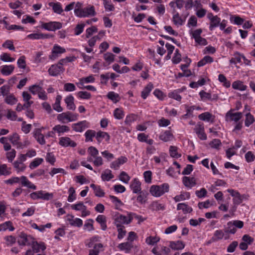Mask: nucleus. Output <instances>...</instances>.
I'll list each match as a JSON object with an SVG mask.
<instances>
[{
	"instance_id": "obj_1",
	"label": "nucleus",
	"mask_w": 255,
	"mask_h": 255,
	"mask_svg": "<svg viewBox=\"0 0 255 255\" xmlns=\"http://www.w3.org/2000/svg\"><path fill=\"white\" fill-rule=\"evenodd\" d=\"M21 181L22 186L27 187L28 188L35 190L36 186L29 181L25 176H22L20 178L18 177H12L11 178L5 180L4 183L7 184L13 185L15 183H18Z\"/></svg>"
},
{
	"instance_id": "obj_2",
	"label": "nucleus",
	"mask_w": 255,
	"mask_h": 255,
	"mask_svg": "<svg viewBox=\"0 0 255 255\" xmlns=\"http://www.w3.org/2000/svg\"><path fill=\"white\" fill-rule=\"evenodd\" d=\"M169 190V185L167 183H164L161 185H153L151 186L149 192L154 197H159L163 195L165 193H167Z\"/></svg>"
},
{
	"instance_id": "obj_3",
	"label": "nucleus",
	"mask_w": 255,
	"mask_h": 255,
	"mask_svg": "<svg viewBox=\"0 0 255 255\" xmlns=\"http://www.w3.org/2000/svg\"><path fill=\"white\" fill-rule=\"evenodd\" d=\"M114 220L116 227H125L124 225H128L131 223V217L129 216L128 212H127V216L118 213L115 215Z\"/></svg>"
},
{
	"instance_id": "obj_4",
	"label": "nucleus",
	"mask_w": 255,
	"mask_h": 255,
	"mask_svg": "<svg viewBox=\"0 0 255 255\" xmlns=\"http://www.w3.org/2000/svg\"><path fill=\"white\" fill-rule=\"evenodd\" d=\"M96 14L95 7L93 5H89L83 8L81 10H76V15L80 17L93 16Z\"/></svg>"
},
{
	"instance_id": "obj_5",
	"label": "nucleus",
	"mask_w": 255,
	"mask_h": 255,
	"mask_svg": "<svg viewBox=\"0 0 255 255\" xmlns=\"http://www.w3.org/2000/svg\"><path fill=\"white\" fill-rule=\"evenodd\" d=\"M34 238L31 236L27 235L25 233H21L18 240V244L20 246H30L33 242Z\"/></svg>"
},
{
	"instance_id": "obj_6",
	"label": "nucleus",
	"mask_w": 255,
	"mask_h": 255,
	"mask_svg": "<svg viewBox=\"0 0 255 255\" xmlns=\"http://www.w3.org/2000/svg\"><path fill=\"white\" fill-rule=\"evenodd\" d=\"M62 27V24L60 22L51 21L47 23H43L41 27L48 31H55L60 29Z\"/></svg>"
},
{
	"instance_id": "obj_7",
	"label": "nucleus",
	"mask_w": 255,
	"mask_h": 255,
	"mask_svg": "<svg viewBox=\"0 0 255 255\" xmlns=\"http://www.w3.org/2000/svg\"><path fill=\"white\" fill-rule=\"evenodd\" d=\"M232 111V110H231L226 113L225 116L226 121L227 122L234 121L237 123L242 118V113L241 112L233 113Z\"/></svg>"
},
{
	"instance_id": "obj_8",
	"label": "nucleus",
	"mask_w": 255,
	"mask_h": 255,
	"mask_svg": "<svg viewBox=\"0 0 255 255\" xmlns=\"http://www.w3.org/2000/svg\"><path fill=\"white\" fill-rule=\"evenodd\" d=\"M89 127V123L84 120L72 125V128L76 132H81Z\"/></svg>"
},
{
	"instance_id": "obj_9",
	"label": "nucleus",
	"mask_w": 255,
	"mask_h": 255,
	"mask_svg": "<svg viewBox=\"0 0 255 255\" xmlns=\"http://www.w3.org/2000/svg\"><path fill=\"white\" fill-rule=\"evenodd\" d=\"M66 51L65 49L57 45H55L52 50V54L49 55V58L52 60H54L58 57V54H60L65 53Z\"/></svg>"
},
{
	"instance_id": "obj_10",
	"label": "nucleus",
	"mask_w": 255,
	"mask_h": 255,
	"mask_svg": "<svg viewBox=\"0 0 255 255\" xmlns=\"http://www.w3.org/2000/svg\"><path fill=\"white\" fill-rule=\"evenodd\" d=\"M42 129H44L43 127L35 129L33 131V136L39 144L43 145L45 144L46 141L44 135L41 133Z\"/></svg>"
},
{
	"instance_id": "obj_11",
	"label": "nucleus",
	"mask_w": 255,
	"mask_h": 255,
	"mask_svg": "<svg viewBox=\"0 0 255 255\" xmlns=\"http://www.w3.org/2000/svg\"><path fill=\"white\" fill-rule=\"evenodd\" d=\"M59 143L64 147L70 146L74 147L76 146L77 143L71 140L69 137H61L59 138Z\"/></svg>"
},
{
	"instance_id": "obj_12",
	"label": "nucleus",
	"mask_w": 255,
	"mask_h": 255,
	"mask_svg": "<svg viewBox=\"0 0 255 255\" xmlns=\"http://www.w3.org/2000/svg\"><path fill=\"white\" fill-rule=\"evenodd\" d=\"M194 130L201 140H206L207 135L204 132V128L203 124L198 123L195 127Z\"/></svg>"
},
{
	"instance_id": "obj_13",
	"label": "nucleus",
	"mask_w": 255,
	"mask_h": 255,
	"mask_svg": "<svg viewBox=\"0 0 255 255\" xmlns=\"http://www.w3.org/2000/svg\"><path fill=\"white\" fill-rule=\"evenodd\" d=\"M230 238L229 235L225 233L224 230H216L214 234V236L212 237V240L213 241H217L221 240L224 238L225 240H228Z\"/></svg>"
},
{
	"instance_id": "obj_14",
	"label": "nucleus",
	"mask_w": 255,
	"mask_h": 255,
	"mask_svg": "<svg viewBox=\"0 0 255 255\" xmlns=\"http://www.w3.org/2000/svg\"><path fill=\"white\" fill-rule=\"evenodd\" d=\"M141 183L137 178H134L131 181L130 187L133 193H138L141 191Z\"/></svg>"
},
{
	"instance_id": "obj_15",
	"label": "nucleus",
	"mask_w": 255,
	"mask_h": 255,
	"mask_svg": "<svg viewBox=\"0 0 255 255\" xmlns=\"http://www.w3.org/2000/svg\"><path fill=\"white\" fill-rule=\"evenodd\" d=\"M32 249L33 251L35 253H38L40 252V251H44L46 247L45 244L43 242L38 243L37 241H35L34 240L31 244Z\"/></svg>"
},
{
	"instance_id": "obj_16",
	"label": "nucleus",
	"mask_w": 255,
	"mask_h": 255,
	"mask_svg": "<svg viewBox=\"0 0 255 255\" xmlns=\"http://www.w3.org/2000/svg\"><path fill=\"white\" fill-rule=\"evenodd\" d=\"M63 70L64 68L62 66L58 64L52 65L48 69V72L50 75L52 76H56Z\"/></svg>"
},
{
	"instance_id": "obj_17",
	"label": "nucleus",
	"mask_w": 255,
	"mask_h": 255,
	"mask_svg": "<svg viewBox=\"0 0 255 255\" xmlns=\"http://www.w3.org/2000/svg\"><path fill=\"white\" fill-rule=\"evenodd\" d=\"M127 160L128 159L127 157L125 156H121L116 160L112 162L111 164L110 167L111 168L117 170L121 165L126 163Z\"/></svg>"
},
{
	"instance_id": "obj_18",
	"label": "nucleus",
	"mask_w": 255,
	"mask_h": 255,
	"mask_svg": "<svg viewBox=\"0 0 255 255\" xmlns=\"http://www.w3.org/2000/svg\"><path fill=\"white\" fill-rule=\"evenodd\" d=\"M49 34H43L41 33H32L27 35V37L31 39H46L52 37Z\"/></svg>"
},
{
	"instance_id": "obj_19",
	"label": "nucleus",
	"mask_w": 255,
	"mask_h": 255,
	"mask_svg": "<svg viewBox=\"0 0 255 255\" xmlns=\"http://www.w3.org/2000/svg\"><path fill=\"white\" fill-rule=\"evenodd\" d=\"M182 181L184 185L188 188H191L196 185V180L194 177L184 176Z\"/></svg>"
},
{
	"instance_id": "obj_20",
	"label": "nucleus",
	"mask_w": 255,
	"mask_h": 255,
	"mask_svg": "<svg viewBox=\"0 0 255 255\" xmlns=\"http://www.w3.org/2000/svg\"><path fill=\"white\" fill-rule=\"evenodd\" d=\"M52 129L55 132L60 135L65 132H68L70 130V128L67 126L57 125L55 126Z\"/></svg>"
},
{
	"instance_id": "obj_21",
	"label": "nucleus",
	"mask_w": 255,
	"mask_h": 255,
	"mask_svg": "<svg viewBox=\"0 0 255 255\" xmlns=\"http://www.w3.org/2000/svg\"><path fill=\"white\" fill-rule=\"evenodd\" d=\"M169 247L174 250H180L184 248L185 244L181 241H171L170 242Z\"/></svg>"
},
{
	"instance_id": "obj_22",
	"label": "nucleus",
	"mask_w": 255,
	"mask_h": 255,
	"mask_svg": "<svg viewBox=\"0 0 255 255\" xmlns=\"http://www.w3.org/2000/svg\"><path fill=\"white\" fill-rule=\"evenodd\" d=\"M96 138L98 142H101L103 139H105L106 141H109L110 139V136L106 132L99 131L96 132Z\"/></svg>"
},
{
	"instance_id": "obj_23",
	"label": "nucleus",
	"mask_w": 255,
	"mask_h": 255,
	"mask_svg": "<svg viewBox=\"0 0 255 255\" xmlns=\"http://www.w3.org/2000/svg\"><path fill=\"white\" fill-rule=\"evenodd\" d=\"M74 97L72 95L67 96L65 99V102L67 105L68 110L74 111L76 109V106L74 103Z\"/></svg>"
},
{
	"instance_id": "obj_24",
	"label": "nucleus",
	"mask_w": 255,
	"mask_h": 255,
	"mask_svg": "<svg viewBox=\"0 0 255 255\" xmlns=\"http://www.w3.org/2000/svg\"><path fill=\"white\" fill-rule=\"evenodd\" d=\"M14 69V66L13 65H4L1 67L0 72L2 75L8 76L12 73Z\"/></svg>"
},
{
	"instance_id": "obj_25",
	"label": "nucleus",
	"mask_w": 255,
	"mask_h": 255,
	"mask_svg": "<svg viewBox=\"0 0 255 255\" xmlns=\"http://www.w3.org/2000/svg\"><path fill=\"white\" fill-rule=\"evenodd\" d=\"M19 136L16 133H14L9 136V140L13 145H16L17 147H21L22 146V143L19 142Z\"/></svg>"
},
{
	"instance_id": "obj_26",
	"label": "nucleus",
	"mask_w": 255,
	"mask_h": 255,
	"mask_svg": "<svg viewBox=\"0 0 255 255\" xmlns=\"http://www.w3.org/2000/svg\"><path fill=\"white\" fill-rule=\"evenodd\" d=\"M96 221L100 224L101 229L105 231L107 229V226L106 224V217L103 215H99L98 216L96 219Z\"/></svg>"
},
{
	"instance_id": "obj_27",
	"label": "nucleus",
	"mask_w": 255,
	"mask_h": 255,
	"mask_svg": "<svg viewBox=\"0 0 255 255\" xmlns=\"http://www.w3.org/2000/svg\"><path fill=\"white\" fill-rule=\"evenodd\" d=\"M159 138L160 140L167 142L172 139L173 135L170 130H166L159 135Z\"/></svg>"
},
{
	"instance_id": "obj_28",
	"label": "nucleus",
	"mask_w": 255,
	"mask_h": 255,
	"mask_svg": "<svg viewBox=\"0 0 255 255\" xmlns=\"http://www.w3.org/2000/svg\"><path fill=\"white\" fill-rule=\"evenodd\" d=\"M95 79L93 75H90L87 77H83L79 79V82L77 85L83 86L85 83H94Z\"/></svg>"
},
{
	"instance_id": "obj_29",
	"label": "nucleus",
	"mask_w": 255,
	"mask_h": 255,
	"mask_svg": "<svg viewBox=\"0 0 255 255\" xmlns=\"http://www.w3.org/2000/svg\"><path fill=\"white\" fill-rule=\"evenodd\" d=\"M237 231L236 228L235 227L232 222H229L227 224V227L224 228V232L226 234H234Z\"/></svg>"
},
{
	"instance_id": "obj_30",
	"label": "nucleus",
	"mask_w": 255,
	"mask_h": 255,
	"mask_svg": "<svg viewBox=\"0 0 255 255\" xmlns=\"http://www.w3.org/2000/svg\"><path fill=\"white\" fill-rule=\"evenodd\" d=\"M153 88V84L151 83L148 84L141 92V96L143 99H145L148 96L150 92Z\"/></svg>"
},
{
	"instance_id": "obj_31",
	"label": "nucleus",
	"mask_w": 255,
	"mask_h": 255,
	"mask_svg": "<svg viewBox=\"0 0 255 255\" xmlns=\"http://www.w3.org/2000/svg\"><path fill=\"white\" fill-rule=\"evenodd\" d=\"M85 141H92L94 137H96V132L94 130L88 129L85 133Z\"/></svg>"
},
{
	"instance_id": "obj_32",
	"label": "nucleus",
	"mask_w": 255,
	"mask_h": 255,
	"mask_svg": "<svg viewBox=\"0 0 255 255\" xmlns=\"http://www.w3.org/2000/svg\"><path fill=\"white\" fill-rule=\"evenodd\" d=\"M49 5L52 7L54 12L58 14H61L63 11L61 5L59 2L54 3L53 2H51L49 3Z\"/></svg>"
},
{
	"instance_id": "obj_33",
	"label": "nucleus",
	"mask_w": 255,
	"mask_h": 255,
	"mask_svg": "<svg viewBox=\"0 0 255 255\" xmlns=\"http://www.w3.org/2000/svg\"><path fill=\"white\" fill-rule=\"evenodd\" d=\"M232 87L236 90L240 91H245L247 89V86L245 85L243 82L241 81H235L232 84Z\"/></svg>"
},
{
	"instance_id": "obj_34",
	"label": "nucleus",
	"mask_w": 255,
	"mask_h": 255,
	"mask_svg": "<svg viewBox=\"0 0 255 255\" xmlns=\"http://www.w3.org/2000/svg\"><path fill=\"white\" fill-rule=\"evenodd\" d=\"M178 210H182L184 214L191 213L192 211V208L188 206L185 203H179L177 206Z\"/></svg>"
},
{
	"instance_id": "obj_35",
	"label": "nucleus",
	"mask_w": 255,
	"mask_h": 255,
	"mask_svg": "<svg viewBox=\"0 0 255 255\" xmlns=\"http://www.w3.org/2000/svg\"><path fill=\"white\" fill-rule=\"evenodd\" d=\"M114 177V175L112 174L111 170L109 169L104 171L101 175V178L103 181H110Z\"/></svg>"
},
{
	"instance_id": "obj_36",
	"label": "nucleus",
	"mask_w": 255,
	"mask_h": 255,
	"mask_svg": "<svg viewBox=\"0 0 255 255\" xmlns=\"http://www.w3.org/2000/svg\"><path fill=\"white\" fill-rule=\"evenodd\" d=\"M221 22V18L217 15H215V17L212 19L210 22L209 29L212 31L215 27L219 26Z\"/></svg>"
},
{
	"instance_id": "obj_37",
	"label": "nucleus",
	"mask_w": 255,
	"mask_h": 255,
	"mask_svg": "<svg viewBox=\"0 0 255 255\" xmlns=\"http://www.w3.org/2000/svg\"><path fill=\"white\" fill-rule=\"evenodd\" d=\"M137 118V116L135 114H131L128 115L126 118L125 123L127 125L130 126L133 122L136 120Z\"/></svg>"
},
{
	"instance_id": "obj_38",
	"label": "nucleus",
	"mask_w": 255,
	"mask_h": 255,
	"mask_svg": "<svg viewBox=\"0 0 255 255\" xmlns=\"http://www.w3.org/2000/svg\"><path fill=\"white\" fill-rule=\"evenodd\" d=\"M13 165L17 172L23 171L26 167V166L23 162H19V161H14Z\"/></svg>"
},
{
	"instance_id": "obj_39",
	"label": "nucleus",
	"mask_w": 255,
	"mask_h": 255,
	"mask_svg": "<svg viewBox=\"0 0 255 255\" xmlns=\"http://www.w3.org/2000/svg\"><path fill=\"white\" fill-rule=\"evenodd\" d=\"M17 99L13 94H9L7 95L4 99L5 102L9 105H13L17 102Z\"/></svg>"
},
{
	"instance_id": "obj_40",
	"label": "nucleus",
	"mask_w": 255,
	"mask_h": 255,
	"mask_svg": "<svg viewBox=\"0 0 255 255\" xmlns=\"http://www.w3.org/2000/svg\"><path fill=\"white\" fill-rule=\"evenodd\" d=\"M242 57L244 60H246L244 56L240 55L239 53H236L234 55V57L231 59L230 62L231 63L235 64H237V63H240L241 62Z\"/></svg>"
},
{
	"instance_id": "obj_41",
	"label": "nucleus",
	"mask_w": 255,
	"mask_h": 255,
	"mask_svg": "<svg viewBox=\"0 0 255 255\" xmlns=\"http://www.w3.org/2000/svg\"><path fill=\"white\" fill-rule=\"evenodd\" d=\"M1 228L2 231H6L7 229L10 231H13L14 230V228L12 226V223L11 221H6L1 224H0Z\"/></svg>"
},
{
	"instance_id": "obj_42",
	"label": "nucleus",
	"mask_w": 255,
	"mask_h": 255,
	"mask_svg": "<svg viewBox=\"0 0 255 255\" xmlns=\"http://www.w3.org/2000/svg\"><path fill=\"white\" fill-rule=\"evenodd\" d=\"M178 148L175 146H170L169 148V152L170 156L172 157L178 158L181 156V154L177 152Z\"/></svg>"
},
{
	"instance_id": "obj_43",
	"label": "nucleus",
	"mask_w": 255,
	"mask_h": 255,
	"mask_svg": "<svg viewBox=\"0 0 255 255\" xmlns=\"http://www.w3.org/2000/svg\"><path fill=\"white\" fill-rule=\"evenodd\" d=\"M107 97L114 103H116L120 100L119 95L114 92H110L107 95Z\"/></svg>"
},
{
	"instance_id": "obj_44",
	"label": "nucleus",
	"mask_w": 255,
	"mask_h": 255,
	"mask_svg": "<svg viewBox=\"0 0 255 255\" xmlns=\"http://www.w3.org/2000/svg\"><path fill=\"white\" fill-rule=\"evenodd\" d=\"M103 248V245L101 243L95 244L94 249L90 250L89 255H99V249Z\"/></svg>"
},
{
	"instance_id": "obj_45",
	"label": "nucleus",
	"mask_w": 255,
	"mask_h": 255,
	"mask_svg": "<svg viewBox=\"0 0 255 255\" xmlns=\"http://www.w3.org/2000/svg\"><path fill=\"white\" fill-rule=\"evenodd\" d=\"M38 191L39 192H41L40 194H39L40 199H43L44 200H49L53 197V193L45 192V191L42 190Z\"/></svg>"
},
{
	"instance_id": "obj_46",
	"label": "nucleus",
	"mask_w": 255,
	"mask_h": 255,
	"mask_svg": "<svg viewBox=\"0 0 255 255\" xmlns=\"http://www.w3.org/2000/svg\"><path fill=\"white\" fill-rule=\"evenodd\" d=\"M124 112L122 109L116 108L114 111V116L118 120H121L124 117Z\"/></svg>"
},
{
	"instance_id": "obj_47",
	"label": "nucleus",
	"mask_w": 255,
	"mask_h": 255,
	"mask_svg": "<svg viewBox=\"0 0 255 255\" xmlns=\"http://www.w3.org/2000/svg\"><path fill=\"white\" fill-rule=\"evenodd\" d=\"M190 198V194L188 192L183 193L179 195H176L174 198V200L176 202H179L180 201L184 200L186 199H189Z\"/></svg>"
},
{
	"instance_id": "obj_48",
	"label": "nucleus",
	"mask_w": 255,
	"mask_h": 255,
	"mask_svg": "<svg viewBox=\"0 0 255 255\" xmlns=\"http://www.w3.org/2000/svg\"><path fill=\"white\" fill-rule=\"evenodd\" d=\"M138 196L137 197V201L140 204L145 203L147 200V193L145 192H143L142 191H140V192L138 193Z\"/></svg>"
},
{
	"instance_id": "obj_49",
	"label": "nucleus",
	"mask_w": 255,
	"mask_h": 255,
	"mask_svg": "<svg viewBox=\"0 0 255 255\" xmlns=\"http://www.w3.org/2000/svg\"><path fill=\"white\" fill-rule=\"evenodd\" d=\"M57 120L63 124L69 122L68 119V116L66 112H64L58 114L57 117Z\"/></svg>"
},
{
	"instance_id": "obj_50",
	"label": "nucleus",
	"mask_w": 255,
	"mask_h": 255,
	"mask_svg": "<svg viewBox=\"0 0 255 255\" xmlns=\"http://www.w3.org/2000/svg\"><path fill=\"white\" fill-rule=\"evenodd\" d=\"M254 121V117L250 113H248L246 115L245 124L246 127H249Z\"/></svg>"
},
{
	"instance_id": "obj_51",
	"label": "nucleus",
	"mask_w": 255,
	"mask_h": 255,
	"mask_svg": "<svg viewBox=\"0 0 255 255\" xmlns=\"http://www.w3.org/2000/svg\"><path fill=\"white\" fill-rule=\"evenodd\" d=\"M10 168H8L6 164L0 165V174L2 175H8L11 174Z\"/></svg>"
},
{
	"instance_id": "obj_52",
	"label": "nucleus",
	"mask_w": 255,
	"mask_h": 255,
	"mask_svg": "<svg viewBox=\"0 0 255 255\" xmlns=\"http://www.w3.org/2000/svg\"><path fill=\"white\" fill-rule=\"evenodd\" d=\"M98 32V28L95 26H92L87 28L86 30V38H88L94 33Z\"/></svg>"
},
{
	"instance_id": "obj_53",
	"label": "nucleus",
	"mask_w": 255,
	"mask_h": 255,
	"mask_svg": "<svg viewBox=\"0 0 255 255\" xmlns=\"http://www.w3.org/2000/svg\"><path fill=\"white\" fill-rule=\"evenodd\" d=\"M103 4L106 10L113 11L115 9L114 5L111 3L110 0H103Z\"/></svg>"
},
{
	"instance_id": "obj_54",
	"label": "nucleus",
	"mask_w": 255,
	"mask_h": 255,
	"mask_svg": "<svg viewBox=\"0 0 255 255\" xmlns=\"http://www.w3.org/2000/svg\"><path fill=\"white\" fill-rule=\"evenodd\" d=\"M43 159L41 158L35 159L29 164V168L30 169H34L39 166L43 162Z\"/></svg>"
},
{
	"instance_id": "obj_55",
	"label": "nucleus",
	"mask_w": 255,
	"mask_h": 255,
	"mask_svg": "<svg viewBox=\"0 0 255 255\" xmlns=\"http://www.w3.org/2000/svg\"><path fill=\"white\" fill-rule=\"evenodd\" d=\"M68 192L69 195L68 197V201L69 202H72L76 199L75 189L73 187H71L69 189Z\"/></svg>"
},
{
	"instance_id": "obj_56",
	"label": "nucleus",
	"mask_w": 255,
	"mask_h": 255,
	"mask_svg": "<svg viewBox=\"0 0 255 255\" xmlns=\"http://www.w3.org/2000/svg\"><path fill=\"white\" fill-rule=\"evenodd\" d=\"M77 96L82 99L88 100L91 98V94L87 91H79L77 93Z\"/></svg>"
},
{
	"instance_id": "obj_57",
	"label": "nucleus",
	"mask_w": 255,
	"mask_h": 255,
	"mask_svg": "<svg viewBox=\"0 0 255 255\" xmlns=\"http://www.w3.org/2000/svg\"><path fill=\"white\" fill-rule=\"evenodd\" d=\"M212 117V115L209 112L202 113L198 116V118L202 121H209Z\"/></svg>"
},
{
	"instance_id": "obj_58",
	"label": "nucleus",
	"mask_w": 255,
	"mask_h": 255,
	"mask_svg": "<svg viewBox=\"0 0 255 255\" xmlns=\"http://www.w3.org/2000/svg\"><path fill=\"white\" fill-rule=\"evenodd\" d=\"M118 248L122 251H126V253H128L131 249L130 244L128 243H123L119 245Z\"/></svg>"
},
{
	"instance_id": "obj_59",
	"label": "nucleus",
	"mask_w": 255,
	"mask_h": 255,
	"mask_svg": "<svg viewBox=\"0 0 255 255\" xmlns=\"http://www.w3.org/2000/svg\"><path fill=\"white\" fill-rule=\"evenodd\" d=\"M119 179L122 182L128 183L130 180V177L125 171H122L120 174Z\"/></svg>"
},
{
	"instance_id": "obj_60",
	"label": "nucleus",
	"mask_w": 255,
	"mask_h": 255,
	"mask_svg": "<svg viewBox=\"0 0 255 255\" xmlns=\"http://www.w3.org/2000/svg\"><path fill=\"white\" fill-rule=\"evenodd\" d=\"M85 26L84 23L78 24L74 28V34L76 35H79L83 32L84 28Z\"/></svg>"
},
{
	"instance_id": "obj_61",
	"label": "nucleus",
	"mask_w": 255,
	"mask_h": 255,
	"mask_svg": "<svg viewBox=\"0 0 255 255\" xmlns=\"http://www.w3.org/2000/svg\"><path fill=\"white\" fill-rule=\"evenodd\" d=\"M181 55L179 53V50L178 49H176L175 50V52L174 53V56L172 58V62L174 64L179 63L181 60Z\"/></svg>"
},
{
	"instance_id": "obj_62",
	"label": "nucleus",
	"mask_w": 255,
	"mask_h": 255,
	"mask_svg": "<svg viewBox=\"0 0 255 255\" xmlns=\"http://www.w3.org/2000/svg\"><path fill=\"white\" fill-rule=\"evenodd\" d=\"M88 152L93 158L96 157L99 154L98 150L94 146H90L88 148Z\"/></svg>"
},
{
	"instance_id": "obj_63",
	"label": "nucleus",
	"mask_w": 255,
	"mask_h": 255,
	"mask_svg": "<svg viewBox=\"0 0 255 255\" xmlns=\"http://www.w3.org/2000/svg\"><path fill=\"white\" fill-rule=\"evenodd\" d=\"M151 207L153 210L159 211L164 210L165 209L164 206L157 202H154L151 204Z\"/></svg>"
},
{
	"instance_id": "obj_64",
	"label": "nucleus",
	"mask_w": 255,
	"mask_h": 255,
	"mask_svg": "<svg viewBox=\"0 0 255 255\" xmlns=\"http://www.w3.org/2000/svg\"><path fill=\"white\" fill-rule=\"evenodd\" d=\"M104 59L109 63H112L115 60V55L110 52H107L104 55Z\"/></svg>"
}]
</instances>
